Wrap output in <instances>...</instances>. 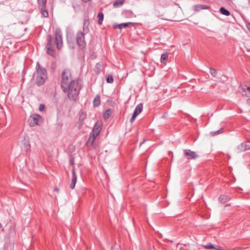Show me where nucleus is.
<instances>
[{"instance_id":"nucleus-1","label":"nucleus","mask_w":250,"mask_h":250,"mask_svg":"<svg viewBox=\"0 0 250 250\" xmlns=\"http://www.w3.org/2000/svg\"><path fill=\"white\" fill-rule=\"evenodd\" d=\"M61 88L64 92H68V97L70 100H76L80 92V85L78 80L72 79L71 72L69 69H65L62 73Z\"/></svg>"},{"instance_id":"nucleus-2","label":"nucleus","mask_w":250,"mask_h":250,"mask_svg":"<svg viewBox=\"0 0 250 250\" xmlns=\"http://www.w3.org/2000/svg\"><path fill=\"white\" fill-rule=\"evenodd\" d=\"M36 69V73L34 75L36 76V84L38 86L42 85L44 83L47 79V71L41 65L39 62H37Z\"/></svg>"},{"instance_id":"nucleus-3","label":"nucleus","mask_w":250,"mask_h":250,"mask_svg":"<svg viewBox=\"0 0 250 250\" xmlns=\"http://www.w3.org/2000/svg\"><path fill=\"white\" fill-rule=\"evenodd\" d=\"M53 38L51 35H48L47 36V43L46 45V53L50 56L55 57L56 51L54 48Z\"/></svg>"},{"instance_id":"nucleus-4","label":"nucleus","mask_w":250,"mask_h":250,"mask_svg":"<svg viewBox=\"0 0 250 250\" xmlns=\"http://www.w3.org/2000/svg\"><path fill=\"white\" fill-rule=\"evenodd\" d=\"M84 35L81 31H79L76 34L77 44L81 49H83L86 46Z\"/></svg>"},{"instance_id":"nucleus-5","label":"nucleus","mask_w":250,"mask_h":250,"mask_svg":"<svg viewBox=\"0 0 250 250\" xmlns=\"http://www.w3.org/2000/svg\"><path fill=\"white\" fill-rule=\"evenodd\" d=\"M55 43L56 47L60 50L62 46V32L60 29H56L55 31Z\"/></svg>"},{"instance_id":"nucleus-6","label":"nucleus","mask_w":250,"mask_h":250,"mask_svg":"<svg viewBox=\"0 0 250 250\" xmlns=\"http://www.w3.org/2000/svg\"><path fill=\"white\" fill-rule=\"evenodd\" d=\"M102 125L103 124L101 121H98L95 123L91 133V135L94 136V139H95L100 134L102 130Z\"/></svg>"},{"instance_id":"nucleus-7","label":"nucleus","mask_w":250,"mask_h":250,"mask_svg":"<svg viewBox=\"0 0 250 250\" xmlns=\"http://www.w3.org/2000/svg\"><path fill=\"white\" fill-rule=\"evenodd\" d=\"M184 152L188 159H195L199 157V155L195 152L189 149H185Z\"/></svg>"},{"instance_id":"nucleus-8","label":"nucleus","mask_w":250,"mask_h":250,"mask_svg":"<svg viewBox=\"0 0 250 250\" xmlns=\"http://www.w3.org/2000/svg\"><path fill=\"white\" fill-rule=\"evenodd\" d=\"M41 116L37 114H33L29 119V124L31 126H34L38 124V121Z\"/></svg>"},{"instance_id":"nucleus-9","label":"nucleus","mask_w":250,"mask_h":250,"mask_svg":"<svg viewBox=\"0 0 250 250\" xmlns=\"http://www.w3.org/2000/svg\"><path fill=\"white\" fill-rule=\"evenodd\" d=\"M76 181H77V176H76L75 168H74V167H73L72 169V179L71 180V184L70 185V188L71 189H73L75 188V184L76 183Z\"/></svg>"},{"instance_id":"nucleus-10","label":"nucleus","mask_w":250,"mask_h":250,"mask_svg":"<svg viewBox=\"0 0 250 250\" xmlns=\"http://www.w3.org/2000/svg\"><path fill=\"white\" fill-rule=\"evenodd\" d=\"M209 6L205 4H197L193 6V10L195 11L199 12L201 10L208 9Z\"/></svg>"},{"instance_id":"nucleus-11","label":"nucleus","mask_w":250,"mask_h":250,"mask_svg":"<svg viewBox=\"0 0 250 250\" xmlns=\"http://www.w3.org/2000/svg\"><path fill=\"white\" fill-rule=\"evenodd\" d=\"M249 142L242 143L238 146V149L241 151H244L250 148V146L247 144Z\"/></svg>"},{"instance_id":"nucleus-12","label":"nucleus","mask_w":250,"mask_h":250,"mask_svg":"<svg viewBox=\"0 0 250 250\" xmlns=\"http://www.w3.org/2000/svg\"><path fill=\"white\" fill-rule=\"evenodd\" d=\"M230 197L228 195H221L219 198V201L222 204H225L229 201Z\"/></svg>"},{"instance_id":"nucleus-13","label":"nucleus","mask_w":250,"mask_h":250,"mask_svg":"<svg viewBox=\"0 0 250 250\" xmlns=\"http://www.w3.org/2000/svg\"><path fill=\"white\" fill-rule=\"evenodd\" d=\"M88 26H89L88 21L85 20L84 21V23H83V32H82L83 33H84V34H87L89 32Z\"/></svg>"},{"instance_id":"nucleus-14","label":"nucleus","mask_w":250,"mask_h":250,"mask_svg":"<svg viewBox=\"0 0 250 250\" xmlns=\"http://www.w3.org/2000/svg\"><path fill=\"white\" fill-rule=\"evenodd\" d=\"M101 103L100 97L97 95L95 96L93 101V106L95 107L98 106Z\"/></svg>"},{"instance_id":"nucleus-15","label":"nucleus","mask_w":250,"mask_h":250,"mask_svg":"<svg viewBox=\"0 0 250 250\" xmlns=\"http://www.w3.org/2000/svg\"><path fill=\"white\" fill-rule=\"evenodd\" d=\"M22 148L23 150L27 152L30 149V145L29 142L27 141H24L23 145L22 146Z\"/></svg>"},{"instance_id":"nucleus-16","label":"nucleus","mask_w":250,"mask_h":250,"mask_svg":"<svg viewBox=\"0 0 250 250\" xmlns=\"http://www.w3.org/2000/svg\"><path fill=\"white\" fill-rule=\"evenodd\" d=\"M133 24H134V23L133 22H131L122 23L121 24L117 25V27L119 29H122V28H125L128 27L129 25H133Z\"/></svg>"},{"instance_id":"nucleus-17","label":"nucleus","mask_w":250,"mask_h":250,"mask_svg":"<svg viewBox=\"0 0 250 250\" xmlns=\"http://www.w3.org/2000/svg\"><path fill=\"white\" fill-rule=\"evenodd\" d=\"M125 0H116L113 3L114 7H119L122 5L124 2Z\"/></svg>"},{"instance_id":"nucleus-18","label":"nucleus","mask_w":250,"mask_h":250,"mask_svg":"<svg viewBox=\"0 0 250 250\" xmlns=\"http://www.w3.org/2000/svg\"><path fill=\"white\" fill-rule=\"evenodd\" d=\"M219 11L222 15L227 16H229L230 15V12L224 7H221L220 8Z\"/></svg>"},{"instance_id":"nucleus-19","label":"nucleus","mask_w":250,"mask_h":250,"mask_svg":"<svg viewBox=\"0 0 250 250\" xmlns=\"http://www.w3.org/2000/svg\"><path fill=\"white\" fill-rule=\"evenodd\" d=\"M111 114V111L110 109H106L103 114V118L104 120L108 119Z\"/></svg>"},{"instance_id":"nucleus-20","label":"nucleus","mask_w":250,"mask_h":250,"mask_svg":"<svg viewBox=\"0 0 250 250\" xmlns=\"http://www.w3.org/2000/svg\"><path fill=\"white\" fill-rule=\"evenodd\" d=\"M86 118V113L84 111H81L80 113L79 120L83 122Z\"/></svg>"},{"instance_id":"nucleus-21","label":"nucleus","mask_w":250,"mask_h":250,"mask_svg":"<svg viewBox=\"0 0 250 250\" xmlns=\"http://www.w3.org/2000/svg\"><path fill=\"white\" fill-rule=\"evenodd\" d=\"M38 3L42 7V9L46 8V0H38Z\"/></svg>"},{"instance_id":"nucleus-22","label":"nucleus","mask_w":250,"mask_h":250,"mask_svg":"<svg viewBox=\"0 0 250 250\" xmlns=\"http://www.w3.org/2000/svg\"><path fill=\"white\" fill-rule=\"evenodd\" d=\"M98 23L101 24L104 20V14L102 12H99L98 15Z\"/></svg>"},{"instance_id":"nucleus-23","label":"nucleus","mask_w":250,"mask_h":250,"mask_svg":"<svg viewBox=\"0 0 250 250\" xmlns=\"http://www.w3.org/2000/svg\"><path fill=\"white\" fill-rule=\"evenodd\" d=\"M143 110V104L140 103L138 104L135 107L134 111L140 114Z\"/></svg>"},{"instance_id":"nucleus-24","label":"nucleus","mask_w":250,"mask_h":250,"mask_svg":"<svg viewBox=\"0 0 250 250\" xmlns=\"http://www.w3.org/2000/svg\"><path fill=\"white\" fill-rule=\"evenodd\" d=\"M168 58V55L167 54H162L161 56V62H164L167 60Z\"/></svg>"},{"instance_id":"nucleus-25","label":"nucleus","mask_w":250,"mask_h":250,"mask_svg":"<svg viewBox=\"0 0 250 250\" xmlns=\"http://www.w3.org/2000/svg\"><path fill=\"white\" fill-rule=\"evenodd\" d=\"M106 80L107 83H112L113 82V78L112 75H108L106 77Z\"/></svg>"},{"instance_id":"nucleus-26","label":"nucleus","mask_w":250,"mask_h":250,"mask_svg":"<svg viewBox=\"0 0 250 250\" xmlns=\"http://www.w3.org/2000/svg\"><path fill=\"white\" fill-rule=\"evenodd\" d=\"M222 131H223V129L221 128L217 131L211 132L210 134L212 136H215V135H217L218 134L221 133L222 132Z\"/></svg>"},{"instance_id":"nucleus-27","label":"nucleus","mask_w":250,"mask_h":250,"mask_svg":"<svg viewBox=\"0 0 250 250\" xmlns=\"http://www.w3.org/2000/svg\"><path fill=\"white\" fill-rule=\"evenodd\" d=\"M209 70H210V72L211 73V75L213 77H215L216 76L217 73L216 70H215L212 68H211V67L209 68Z\"/></svg>"},{"instance_id":"nucleus-28","label":"nucleus","mask_w":250,"mask_h":250,"mask_svg":"<svg viewBox=\"0 0 250 250\" xmlns=\"http://www.w3.org/2000/svg\"><path fill=\"white\" fill-rule=\"evenodd\" d=\"M205 248L208 249H213V248H215V245H213L211 243H209L207 244L205 246Z\"/></svg>"},{"instance_id":"nucleus-29","label":"nucleus","mask_w":250,"mask_h":250,"mask_svg":"<svg viewBox=\"0 0 250 250\" xmlns=\"http://www.w3.org/2000/svg\"><path fill=\"white\" fill-rule=\"evenodd\" d=\"M42 13L44 17H47L48 16V12L45 8L42 9Z\"/></svg>"},{"instance_id":"nucleus-30","label":"nucleus","mask_w":250,"mask_h":250,"mask_svg":"<svg viewBox=\"0 0 250 250\" xmlns=\"http://www.w3.org/2000/svg\"><path fill=\"white\" fill-rule=\"evenodd\" d=\"M94 136H92L91 137H90L89 138H88V141H87V143H89V144H91V145H92L95 139H94Z\"/></svg>"},{"instance_id":"nucleus-31","label":"nucleus","mask_w":250,"mask_h":250,"mask_svg":"<svg viewBox=\"0 0 250 250\" xmlns=\"http://www.w3.org/2000/svg\"><path fill=\"white\" fill-rule=\"evenodd\" d=\"M124 13L125 14L128 15L129 16H131L133 14L132 11L130 10H125L124 11Z\"/></svg>"},{"instance_id":"nucleus-32","label":"nucleus","mask_w":250,"mask_h":250,"mask_svg":"<svg viewBox=\"0 0 250 250\" xmlns=\"http://www.w3.org/2000/svg\"><path fill=\"white\" fill-rule=\"evenodd\" d=\"M111 250H121L120 247L118 245H115L111 247Z\"/></svg>"},{"instance_id":"nucleus-33","label":"nucleus","mask_w":250,"mask_h":250,"mask_svg":"<svg viewBox=\"0 0 250 250\" xmlns=\"http://www.w3.org/2000/svg\"><path fill=\"white\" fill-rule=\"evenodd\" d=\"M45 107V106L43 104H41L39 106V109L40 111H42Z\"/></svg>"},{"instance_id":"nucleus-34","label":"nucleus","mask_w":250,"mask_h":250,"mask_svg":"<svg viewBox=\"0 0 250 250\" xmlns=\"http://www.w3.org/2000/svg\"><path fill=\"white\" fill-rule=\"evenodd\" d=\"M135 118H136V117L132 115L131 118L130 119V123H132L134 121Z\"/></svg>"},{"instance_id":"nucleus-35","label":"nucleus","mask_w":250,"mask_h":250,"mask_svg":"<svg viewBox=\"0 0 250 250\" xmlns=\"http://www.w3.org/2000/svg\"><path fill=\"white\" fill-rule=\"evenodd\" d=\"M213 249H215V250H222L220 247H219L218 246L215 245V248H213Z\"/></svg>"},{"instance_id":"nucleus-36","label":"nucleus","mask_w":250,"mask_h":250,"mask_svg":"<svg viewBox=\"0 0 250 250\" xmlns=\"http://www.w3.org/2000/svg\"><path fill=\"white\" fill-rule=\"evenodd\" d=\"M68 42L69 46L70 47H72V48H74V43L70 42L68 41Z\"/></svg>"},{"instance_id":"nucleus-37","label":"nucleus","mask_w":250,"mask_h":250,"mask_svg":"<svg viewBox=\"0 0 250 250\" xmlns=\"http://www.w3.org/2000/svg\"><path fill=\"white\" fill-rule=\"evenodd\" d=\"M139 114L138 113H137L136 111L134 110V112H133V113L132 115L136 117Z\"/></svg>"},{"instance_id":"nucleus-38","label":"nucleus","mask_w":250,"mask_h":250,"mask_svg":"<svg viewBox=\"0 0 250 250\" xmlns=\"http://www.w3.org/2000/svg\"><path fill=\"white\" fill-rule=\"evenodd\" d=\"M250 23H248L247 24V28L248 29V30L250 31Z\"/></svg>"},{"instance_id":"nucleus-39","label":"nucleus","mask_w":250,"mask_h":250,"mask_svg":"<svg viewBox=\"0 0 250 250\" xmlns=\"http://www.w3.org/2000/svg\"><path fill=\"white\" fill-rule=\"evenodd\" d=\"M166 116H166V114H164L163 115H162V117L163 118H166Z\"/></svg>"},{"instance_id":"nucleus-40","label":"nucleus","mask_w":250,"mask_h":250,"mask_svg":"<svg viewBox=\"0 0 250 250\" xmlns=\"http://www.w3.org/2000/svg\"><path fill=\"white\" fill-rule=\"evenodd\" d=\"M247 89L248 91H250V86H248Z\"/></svg>"},{"instance_id":"nucleus-41","label":"nucleus","mask_w":250,"mask_h":250,"mask_svg":"<svg viewBox=\"0 0 250 250\" xmlns=\"http://www.w3.org/2000/svg\"><path fill=\"white\" fill-rule=\"evenodd\" d=\"M83 1L85 2H88V1H89V0H82Z\"/></svg>"},{"instance_id":"nucleus-42","label":"nucleus","mask_w":250,"mask_h":250,"mask_svg":"<svg viewBox=\"0 0 250 250\" xmlns=\"http://www.w3.org/2000/svg\"><path fill=\"white\" fill-rule=\"evenodd\" d=\"M55 190L58 192L59 191V189L57 188H55Z\"/></svg>"},{"instance_id":"nucleus-43","label":"nucleus","mask_w":250,"mask_h":250,"mask_svg":"<svg viewBox=\"0 0 250 250\" xmlns=\"http://www.w3.org/2000/svg\"><path fill=\"white\" fill-rule=\"evenodd\" d=\"M247 51H248V52H249V51H250V49H247Z\"/></svg>"},{"instance_id":"nucleus-44","label":"nucleus","mask_w":250,"mask_h":250,"mask_svg":"<svg viewBox=\"0 0 250 250\" xmlns=\"http://www.w3.org/2000/svg\"><path fill=\"white\" fill-rule=\"evenodd\" d=\"M2 227V225L1 224H0V228H1Z\"/></svg>"},{"instance_id":"nucleus-45","label":"nucleus","mask_w":250,"mask_h":250,"mask_svg":"<svg viewBox=\"0 0 250 250\" xmlns=\"http://www.w3.org/2000/svg\"><path fill=\"white\" fill-rule=\"evenodd\" d=\"M143 143H144V142H142V143H141V144H140V146H141V145H142V144H143Z\"/></svg>"},{"instance_id":"nucleus-46","label":"nucleus","mask_w":250,"mask_h":250,"mask_svg":"<svg viewBox=\"0 0 250 250\" xmlns=\"http://www.w3.org/2000/svg\"><path fill=\"white\" fill-rule=\"evenodd\" d=\"M71 164L72 165H73V162H71Z\"/></svg>"}]
</instances>
